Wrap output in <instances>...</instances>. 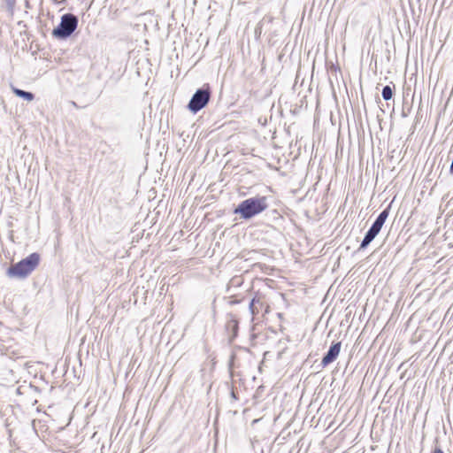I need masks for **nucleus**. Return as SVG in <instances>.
Returning <instances> with one entry per match:
<instances>
[{"mask_svg":"<svg viewBox=\"0 0 453 453\" xmlns=\"http://www.w3.org/2000/svg\"><path fill=\"white\" fill-rule=\"evenodd\" d=\"M341 348H342L341 342H336L332 343L329 349L324 355V357L321 360L320 365L322 366V368L326 367L327 365H329L330 364H332L334 361L336 360V358L338 357V356L340 354Z\"/></svg>","mask_w":453,"mask_h":453,"instance_id":"obj_7","label":"nucleus"},{"mask_svg":"<svg viewBox=\"0 0 453 453\" xmlns=\"http://www.w3.org/2000/svg\"><path fill=\"white\" fill-rule=\"evenodd\" d=\"M12 90L16 96L23 98L26 101L31 102L35 99V95L32 92L25 91L15 87H12Z\"/></svg>","mask_w":453,"mask_h":453,"instance_id":"obj_9","label":"nucleus"},{"mask_svg":"<svg viewBox=\"0 0 453 453\" xmlns=\"http://www.w3.org/2000/svg\"><path fill=\"white\" fill-rule=\"evenodd\" d=\"M239 281H240V279H239V278H234V279L232 280V283L236 282L237 284H239Z\"/></svg>","mask_w":453,"mask_h":453,"instance_id":"obj_14","label":"nucleus"},{"mask_svg":"<svg viewBox=\"0 0 453 453\" xmlns=\"http://www.w3.org/2000/svg\"><path fill=\"white\" fill-rule=\"evenodd\" d=\"M40 259L39 253H31L18 263L12 265L6 273L10 278L25 279L39 265Z\"/></svg>","mask_w":453,"mask_h":453,"instance_id":"obj_2","label":"nucleus"},{"mask_svg":"<svg viewBox=\"0 0 453 453\" xmlns=\"http://www.w3.org/2000/svg\"><path fill=\"white\" fill-rule=\"evenodd\" d=\"M264 299V296L257 294L250 302L249 309L253 318L260 312H268L269 305L265 303Z\"/></svg>","mask_w":453,"mask_h":453,"instance_id":"obj_6","label":"nucleus"},{"mask_svg":"<svg viewBox=\"0 0 453 453\" xmlns=\"http://www.w3.org/2000/svg\"><path fill=\"white\" fill-rule=\"evenodd\" d=\"M29 388L31 390H33L35 394H39L40 393V390H39L38 387H36V386H34V385L30 384L29 385Z\"/></svg>","mask_w":453,"mask_h":453,"instance_id":"obj_11","label":"nucleus"},{"mask_svg":"<svg viewBox=\"0 0 453 453\" xmlns=\"http://www.w3.org/2000/svg\"><path fill=\"white\" fill-rule=\"evenodd\" d=\"M449 173H450V174H453V162H451V164H450Z\"/></svg>","mask_w":453,"mask_h":453,"instance_id":"obj_15","label":"nucleus"},{"mask_svg":"<svg viewBox=\"0 0 453 453\" xmlns=\"http://www.w3.org/2000/svg\"><path fill=\"white\" fill-rule=\"evenodd\" d=\"M211 96V88L209 84H204L202 88L196 90L187 107L192 113H197L208 104Z\"/></svg>","mask_w":453,"mask_h":453,"instance_id":"obj_4","label":"nucleus"},{"mask_svg":"<svg viewBox=\"0 0 453 453\" xmlns=\"http://www.w3.org/2000/svg\"><path fill=\"white\" fill-rule=\"evenodd\" d=\"M239 303L238 300H232V301H230L231 304H235V303Z\"/></svg>","mask_w":453,"mask_h":453,"instance_id":"obj_16","label":"nucleus"},{"mask_svg":"<svg viewBox=\"0 0 453 453\" xmlns=\"http://www.w3.org/2000/svg\"><path fill=\"white\" fill-rule=\"evenodd\" d=\"M79 19L73 13L61 16L60 23L52 30L53 37L65 40L70 37L78 27Z\"/></svg>","mask_w":453,"mask_h":453,"instance_id":"obj_3","label":"nucleus"},{"mask_svg":"<svg viewBox=\"0 0 453 453\" xmlns=\"http://www.w3.org/2000/svg\"><path fill=\"white\" fill-rule=\"evenodd\" d=\"M432 453H444L442 449L439 447H436Z\"/></svg>","mask_w":453,"mask_h":453,"instance_id":"obj_13","label":"nucleus"},{"mask_svg":"<svg viewBox=\"0 0 453 453\" xmlns=\"http://www.w3.org/2000/svg\"><path fill=\"white\" fill-rule=\"evenodd\" d=\"M382 98L386 101H388L393 96V89L389 85H386L383 87L381 91Z\"/></svg>","mask_w":453,"mask_h":453,"instance_id":"obj_10","label":"nucleus"},{"mask_svg":"<svg viewBox=\"0 0 453 453\" xmlns=\"http://www.w3.org/2000/svg\"><path fill=\"white\" fill-rule=\"evenodd\" d=\"M17 392H18L19 394H20V388H19L17 389Z\"/></svg>","mask_w":453,"mask_h":453,"instance_id":"obj_18","label":"nucleus"},{"mask_svg":"<svg viewBox=\"0 0 453 453\" xmlns=\"http://www.w3.org/2000/svg\"><path fill=\"white\" fill-rule=\"evenodd\" d=\"M389 210L390 207L384 209L377 217L375 221L372 223L371 227L368 229V231L365 233V237L363 241L361 242V244L359 246V250H365L366 249L369 244L375 239V237L379 234L380 232L383 225L385 224L388 215H389Z\"/></svg>","mask_w":453,"mask_h":453,"instance_id":"obj_5","label":"nucleus"},{"mask_svg":"<svg viewBox=\"0 0 453 453\" xmlns=\"http://www.w3.org/2000/svg\"><path fill=\"white\" fill-rule=\"evenodd\" d=\"M37 403H38L37 399H35L34 402L32 403V404L35 405Z\"/></svg>","mask_w":453,"mask_h":453,"instance_id":"obj_17","label":"nucleus"},{"mask_svg":"<svg viewBox=\"0 0 453 453\" xmlns=\"http://www.w3.org/2000/svg\"><path fill=\"white\" fill-rule=\"evenodd\" d=\"M226 330L231 333L230 340L234 339L238 334L239 321L233 313L226 315Z\"/></svg>","mask_w":453,"mask_h":453,"instance_id":"obj_8","label":"nucleus"},{"mask_svg":"<svg viewBox=\"0 0 453 453\" xmlns=\"http://www.w3.org/2000/svg\"><path fill=\"white\" fill-rule=\"evenodd\" d=\"M268 208V198L265 196H256L242 201L234 209V214L241 219L250 220Z\"/></svg>","mask_w":453,"mask_h":453,"instance_id":"obj_1","label":"nucleus"},{"mask_svg":"<svg viewBox=\"0 0 453 453\" xmlns=\"http://www.w3.org/2000/svg\"><path fill=\"white\" fill-rule=\"evenodd\" d=\"M230 395H231L232 399H234V400H238V395H237V394L235 393V391H234V388H232V390H231V394H230Z\"/></svg>","mask_w":453,"mask_h":453,"instance_id":"obj_12","label":"nucleus"}]
</instances>
